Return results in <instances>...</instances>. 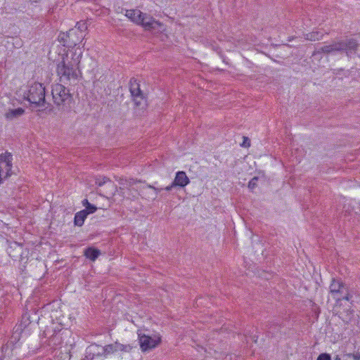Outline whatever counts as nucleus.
Returning <instances> with one entry per match:
<instances>
[{"label": "nucleus", "mask_w": 360, "mask_h": 360, "mask_svg": "<svg viewBox=\"0 0 360 360\" xmlns=\"http://www.w3.org/2000/svg\"><path fill=\"white\" fill-rule=\"evenodd\" d=\"M352 298V295L348 292V289L347 288V291H345L344 294H341L340 296H335V300L337 301H340L342 300H350Z\"/></svg>", "instance_id": "obj_25"}, {"label": "nucleus", "mask_w": 360, "mask_h": 360, "mask_svg": "<svg viewBox=\"0 0 360 360\" xmlns=\"http://www.w3.org/2000/svg\"><path fill=\"white\" fill-rule=\"evenodd\" d=\"M127 184H128V189L131 186H132L134 184H135L136 182H141L140 181H137V180L134 179H127Z\"/></svg>", "instance_id": "obj_34"}, {"label": "nucleus", "mask_w": 360, "mask_h": 360, "mask_svg": "<svg viewBox=\"0 0 360 360\" xmlns=\"http://www.w3.org/2000/svg\"><path fill=\"white\" fill-rule=\"evenodd\" d=\"M46 90L43 84L34 82L27 86L24 92V99L34 107H44L46 104Z\"/></svg>", "instance_id": "obj_4"}, {"label": "nucleus", "mask_w": 360, "mask_h": 360, "mask_svg": "<svg viewBox=\"0 0 360 360\" xmlns=\"http://www.w3.org/2000/svg\"><path fill=\"white\" fill-rule=\"evenodd\" d=\"M359 47L357 40L345 37L344 39L334 40L330 44L325 45L317 49L314 54L325 53L335 54L336 53H345L348 58H352L356 55Z\"/></svg>", "instance_id": "obj_2"}, {"label": "nucleus", "mask_w": 360, "mask_h": 360, "mask_svg": "<svg viewBox=\"0 0 360 360\" xmlns=\"http://www.w3.org/2000/svg\"><path fill=\"white\" fill-rule=\"evenodd\" d=\"M60 354H62L63 356H64V354H63L62 352H60Z\"/></svg>", "instance_id": "obj_42"}, {"label": "nucleus", "mask_w": 360, "mask_h": 360, "mask_svg": "<svg viewBox=\"0 0 360 360\" xmlns=\"http://www.w3.org/2000/svg\"><path fill=\"white\" fill-rule=\"evenodd\" d=\"M101 352H99L100 356H103V355L106 356L108 354H112L115 352H117V342H115L113 344H110V345H105V347H101Z\"/></svg>", "instance_id": "obj_19"}, {"label": "nucleus", "mask_w": 360, "mask_h": 360, "mask_svg": "<svg viewBox=\"0 0 360 360\" xmlns=\"http://www.w3.org/2000/svg\"><path fill=\"white\" fill-rule=\"evenodd\" d=\"M101 347L99 346V349H96V352H101Z\"/></svg>", "instance_id": "obj_39"}, {"label": "nucleus", "mask_w": 360, "mask_h": 360, "mask_svg": "<svg viewBox=\"0 0 360 360\" xmlns=\"http://www.w3.org/2000/svg\"><path fill=\"white\" fill-rule=\"evenodd\" d=\"M65 34V33H62L59 35L58 38H59V40L62 42H63V46H67L68 47V42H67V38L65 37V36H64Z\"/></svg>", "instance_id": "obj_31"}, {"label": "nucleus", "mask_w": 360, "mask_h": 360, "mask_svg": "<svg viewBox=\"0 0 360 360\" xmlns=\"http://www.w3.org/2000/svg\"><path fill=\"white\" fill-rule=\"evenodd\" d=\"M148 187H149V188H153V190H155L157 193H158V192H160L161 190H162V189H163V188H155V187H154V186H150H150H148Z\"/></svg>", "instance_id": "obj_36"}, {"label": "nucleus", "mask_w": 360, "mask_h": 360, "mask_svg": "<svg viewBox=\"0 0 360 360\" xmlns=\"http://www.w3.org/2000/svg\"><path fill=\"white\" fill-rule=\"evenodd\" d=\"M316 360H331V356L328 353H322L319 355Z\"/></svg>", "instance_id": "obj_30"}, {"label": "nucleus", "mask_w": 360, "mask_h": 360, "mask_svg": "<svg viewBox=\"0 0 360 360\" xmlns=\"http://www.w3.org/2000/svg\"><path fill=\"white\" fill-rule=\"evenodd\" d=\"M129 91L133 98H143V93L140 89V84L135 78H131L129 81Z\"/></svg>", "instance_id": "obj_13"}, {"label": "nucleus", "mask_w": 360, "mask_h": 360, "mask_svg": "<svg viewBox=\"0 0 360 360\" xmlns=\"http://www.w3.org/2000/svg\"><path fill=\"white\" fill-rule=\"evenodd\" d=\"M30 323V315L27 312L23 314L20 321V326L25 328Z\"/></svg>", "instance_id": "obj_22"}, {"label": "nucleus", "mask_w": 360, "mask_h": 360, "mask_svg": "<svg viewBox=\"0 0 360 360\" xmlns=\"http://www.w3.org/2000/svg\"><path fill=\"white\" fill-rule=\"evenodd\" d=\"M139 342L142 352H146L155 349L162 342V338L159 334L153 336L141 333L138 331Z\"/></svg>", "instance_id": "obj_5"}, {"label": "nucleus", "mask_w": 360, "mask_h": 360, "mask_svg": "<svg viewBox=\"0 0 360 360\" xmlns=\"http://www.w3.org/2000/svg\"><path fill=\"white\" fill-rule=\"evenodd\" d=\"M118 183H119L120 189H123V190L128 189V184H127V179L120 178L118 179Z\"/></svg>", "instance_id": "obj_26"}, {"label": "nucleus", "mask_w": 360, "mask_h": 360, "mask_svg": "<svg viewBox=\"0 0 360 360\" xmlns=\"http://www.w3.org/2000/svg\"><path fill=\"white\" fill-rule=\"evenodd\" d=\"M82 56V49L77 47L75 49L74 52L72 53L70 60H69L68 55H67L66 60L63 58V60L58 64L57 74L59 76L60 82L68 84L71 79L76 80L81 75L79 65Z\"/></svg>", "instance_id": "obj_1"}, {"label": "nucleus", "mask_w": 360, "mask_h": 360, "mask_svg": "<svg viewBox=\"0 0 360 360\" xmlns=\"http://www.w3.org/2000/svg\"><path fill=\"white\" fill-rule=\"evenodd\" d=\"M51 95L53 103L63 111H69L73 103L72 95L70 90L61 84H55L52 86Z\"/></svg>", "instance_id": "obj_3"}, {"label": "nucleus", "mask_w": 360, "mask_h": 360, "mask_svg": "<svg viewBox=\"0 0 360 360\" xmlns=\"http://www.w3.org/2000/svg\"><path fill=\"white\" fill-rule=\"evenodd\" d=\"M136 347L130 344L124 345L117 342V351H120L122 352H131L133 348Z\"/></svg>", "instance_id": "obj_21"}, {"label": "nucleus", "mask_w": 360, "mask_h": 360, "mask_svg": "<svg viewBox=\"0 0 360 360\" xmlns=\"http://www.w3.org/2000/svg\"><path fill=\"white\" fill-rule=\"evenodd\" d=\"M64 36L67 38L68 47L69 48H75L83 41L84 37L82 32L74 29L70 30Z\"/></svg>", "instance_id": "obj_9"}, {"label": "nucleus", "mask_w": 360, "mask_h": 360, "mask_svg": "<svg viewBox=\"0 0 360 360\" xmlns=\"http://www.w3.org/2000/svg\"><path fill=\"white\" fill-rule=\"evenodd\" d=\"M140 20V24L146 30L153 31L158 30L160 31V28L162 26V24L158 20H155L152 16L147 13H142Z\"/></svg>", "instance_id": "obj_7"}, {"label": "nucleus", "mask_w": 360, "mask_h": 360, "mask_svg": "<svg viewBox=\"0 0 360 360\" xmlns=\"http://www.w3.org/2000/svg\"><path fill=\"white\" fill-rule=\"evenodd\" d=\"M258 177H253L248 183V188L254 189L257 186Z\"/></svg>", "instance_id": "obj_28"}, {"label": "nucleus", "mask_w": 360, "mask_h": 360, "mask_svg": "<svg viewBox=\"0 0 360 360\" xmlns=\"http://www.w3.org/2000/svg\"><path fill=\"white\" fill-rule=\"evenodd\" d=\"M142 12L137 9L127 10L125 15L133 22L139 25Z\"/></svg>", "instance_id": "obj_17"}, {"label": "nucleus", "mask_w": 360, "mask_h": 360, "mask_svg": "<svg viewBox=\"0 0 360 360\" xmlns=\"http://www.w3.org/2000/svg\"><path fill=\"white\" fill-rule=\"evenodd\" d=\"M88 203H89V201H88V200H87V199H84V200L82 201V204H83V205H84V206H85V207L88 205Z\"/></svg>", "instance_id": "obj_37"}, {"label": "nucleus", "mask_w": 360, "mask_h": 360, "mask_svg": "<svg viewBox=\"0 0 360 360\" xmlns=\"http://www.w3.org/2000/svg\"><path fill=\"white\" fill-rule=\"evenodd\" d=\"M25 110L22 108H18L15 109H8L4 114L6 120L12 121L22 116Z\"/></svg>", "instance_id": "obj_14"}, {"label": "nucleus", "mask_w": 360, "mask_h": 360, "mask_svg": "<svg viewBox=\"0 0 360 360\" xmlns=\"http://www.w3.org/2000/svg\"><path fill=\"white\" fill-rule=\"evenodd\" d=\"M25 252H27V251L24 249L22 245L17 242L11 243L7 249L8 255L14 260L18 259L22 261Z\"/></svg>", "instance_id": "obj_10"}, {"label": "nucleus", "mask_w": 360, "mask_h": 360, "mask_svg": "<svg viewBox=\"0 0 360 360\" xmlns=\"http://www.w3.org/2000/svg\"><path fill=\"white\" fill-rule=\"evenodd\" d=\"M345 291H347L345 284L340 280L333 278L330 285V292L333 298L335 299V296H340L341 294H344Z\"/></svg>", "instance_id": "obj_12"}, {"label": "nucleus", "mask_w": 360, "mask_h": 360, "mask_svg": "<svg viewBox=\"0 0 360 360\" xmlns=\"http://www.w3.org/2000/svg\"><path fill=\"white\" fill-rule=\"evenodd\" d=\"M106 183H110L112 186H114L113 184L110 180V179L106 176H103L101 179L98 178L96 179V184L98 186H102Z\"/></svg>", "instance_id": "obj_23"}, {"label": "nucleus", "mask_w": 360, "mask_h": 360, "mask_svg": "<svg viewBox=\"0 0 360 360\" xmlns=\"http://www.w3.org/2000/svg\"><path fill=\"white\" fill-rule=\"evenodd\" d=\"M190 183V179L184 171H179L176 173L175 178L172 183L165 187L164 189L167 191H170L174 187L184 188Z\"/></svg>", "instance_id": "obj_8"}, {"label": "nucleus", "mask_w": 360, "mask_h": 360, "mask_svg": "<svg viewBox=\"0 0 360 360\" xmlns=\"http://www.w3.org/2000/svg\"><path fill=\"white\" fill-rule=\"evenodd\" d=\"M101 255V250L94 247H88L84 250V255L92 262H94Z\"/></svg>", "instance_id": "obj_16"}, {"label": "nucleus", "mask_w": 360, "mask_h": 360, "mask_svg": "<svg viewBox=\"0 0 360 360\" xmlns=\"http://www.w3.org/2000/svg\"><path fill=\"white\" fill-rule=\"evenodd\" d=\"M323 34L321 32L316 31L308 33L305 35V39L309 41H319L322 39Z\"/></svg>", "instance_id": "obj_20"}, {"label": "nucleus", "mask_w": 360, "mask_h": 360, "mask_svg": "<svg viewBox=\"0 0 360 360\" xmlns=\"http://www.w3.org/2000/svg\"><path fill=\"white\" fill-rule=\"evenodd\" d=\"M98 349H99L98 345H91L86 349L84 356L81 360H93L96 356H100V353L96 351Z\"/></svg>", "instance_id": "obj_15"}, {"label": "nucleus", "mask_w": 360, "mask_h": 360, "mask_svg": "<svg viewBox=\"0 0 360 360\" xmlns=\"http://www.w3.org/2000/svg\"><path fill=\"white\" fill-rule=\"evenodd\" d=\"M349 358H352L354 360H360V352H356L355 353H347L345 354Z\"/></svg>", "instance_id": "obj_29"}, {"label": "nucleus", "mask_w": 360, "mask_h": 360, "mask_svg": "<svg viewBox=\"0 0 360 360\" xmlns=\"http://www.w3.org/2000/svg\"><path fill=\"white\" fill-rule=\"evenodd\" d=\"M4 357H0V360H4Z\"/></svg>", "instance_id": "obj_40"}, {"label": "nucleus", "mask_w": 360, "mask_h": 360, "mask_svg": "<svg viewBox=\"0 0 360 360\" xmlns=\"http://www.w3.org/2000/svg\"><path fill=\"white\" fill-rule=\"evenodd\" d=\"M243 147H250V140L246 137L243 136V142L241 144Z\"/></svg>", "instance_id": "obj_33"}, {"label": "nucleus", "mask_w": 360, "mask_h": 360, "mask_svg": "<svg viewBox=\"0 0 360 360\" xmlns=\"http://www.w3.org/2000/svg\"><path fill=\"white\" fill-rule=\"evenodd\" d=\"M88 215V212L82 210L77 212L75 215L74 224L75 226H82L84 224V220L86 219Z\"/></svg>", "instance_id": "obj_18"}, {"label": "nucleus", "mask_w": 360, "mask_h": 360, "mask_svg": "<svg viewBox=\"0 0 360 360\" xmlns=\"http://www.w3.org/2000/svg\"><path fill=\"white\" fill-rule=\"evenodd\" d=\"M44 335L47 338L46 343L51 349H56L58 347L60 346L63 343V338L61 330L56 331L55 330H50L46 328L44 331Z\"/></svg>", "instance_id": "obj_6"}, {"label": "nucleus", "mask_w": 360, "mask_h": 360, "mask_svg": "<svg viewBox=\"0 0 360 360\" xmlns=\"http://www.w3.org/2000/svg\"><path fill=\"white\" fill-rule=\"evenodd\" d=\"M87 29V25L86 22L80 21L78 22L75 26V30H77L79 32H82V34H83V32L86 31Z\"/></svg>", "instance_id": "obj_24"}, {"label": "nucleus", "mask_w": 360, "mask_h": 360, "mask_svg": "<svg viewBox=\"0 0 360 360\" xmlns=\"http://www.w3.org/2000/svg\"><path fill=\"white\" fill-rule=\"evenodd\" d=\"M70 356H71V355L69 353L65 352L63 356H60L59 355H57V359L58 360H70Z\"/></svg>", "instance_id": "obj_32"}, {"label": "nucleus", "mask_w": 360, "mask_h": 360, "mask_svg": "<svg viewBox=\"0 0 360 360\" xmlns=\"http://www.w3.org/2000/svg\"><path fill=\"white\" fill-rule=\"evenodd\" d=\"M334 360H341V359L339 355H336V356L334 358Z\"/></svg>", "instance_id": "obj_38"}, {"label": "nucleus", "mask_w": 360, "mask_h": 360, "mask_svg": "<svg viewBox=\"0 0 360 360\" xmlns=\"http://www.w3.org/2000/svg\"><path fill=\"white\" fill-rule=\"evenodd\" d=\"M13 155L11 153L6 151L0 154V163L4 164V169L6 170V175L4 176V179H7L10 177L12 174V168H13Z\"/></svg>", "instance_id": "obj_11"}, {"label": "nucleus", "mask_w": 360, "mask_h": 360, "mask_svg": "<svg viewBox=\"0 0 360 360\" xmlns=\"http://www.w3.org/2000/svg\"><path fill=\"white\" fill-rule=\"evenodd\" d=\"M60 354H62L63 356H64V354H63L62 352H60Z\"/></svg>", "instance_id": "obj_41"}, {"label": "nucleus", "mask_w": 360, "mask_h": 360, "mask_svg": "<svg viewBox=\"0 0 360 360\" xmlns=\"http://www.w3.org/2000/svg\"><path fill=\"white\" fill-rule=\"evenodd\" d=\"M84 210V211H87L88 212V214H92V213H94L97 210V207L94 205H92L91 203H88V205L86 206V209Z\"/></svg>", "instance_id": "obj_27"}, {"label": "nucleus", "mask_w": 360, "mask_h": 360, "mask_svg": "<svg viewBox=\"0 0 360 360\" xmlns=\"http://www.w3.org/2000/svg\"><path fill=\"white\" fill-rule=\"evenodd\" d=\"M127 184H128V189L131 186H132L134 184H135L136 182H141L140 181H137V180L134 179H127Z\"/></svg>", "instance_id": "obj_35"}]
</instances>
